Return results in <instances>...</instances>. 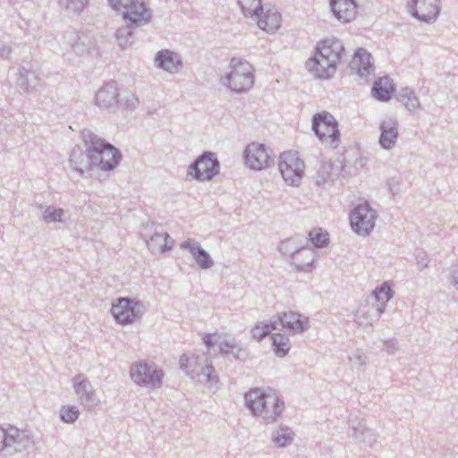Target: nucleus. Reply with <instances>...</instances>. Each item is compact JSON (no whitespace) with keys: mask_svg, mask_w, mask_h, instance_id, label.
Returning <instances> with one entry per match:
<instances>
[{"mask_svg":"<svg viewBox=\"0 0 458 458\" xmlns=\"http://www.w3.org/2000/svg\"><path fill=\"white\" fill-rule=\"evenodd\" d=\"M344 47L337 38H327L318 43L314 56L306 62L307 70L316 78L327 80L336 72Z\"/></svg>","mask_w":458,"mask_h":458,"instance_id":"1","label":"nucleus"},{"mask_svg":"<svg viewBox=\"0 0 458 458\" xmlns=\"http://www.w3.org/2000/svg\"><path fill=\"white\" fill-rule=\"evenodd\" d=\"M383 344L382 351L388 354H394L399 350V342L395 338L382 339Z\"/></svg>","mask_w":458,"mask_h":458,"instance_id":"46","label":"nucleus"},{"mask_svg":"<svg viewBox=\"0 0 458 458\" xmlns=\"http://www.w3.org/2000/svg\"><path fill=\"white\" fill-rule=\"evenodd\" d=\"M380 136L379 145L382 148L390 150L396 143L399 136L398 122L394 118L383 120L379 125Z\"/></svg>","mask_w":458,"mask_h":458,"instance_id":"21","label":"nucleus"},{"mask_svg":"<svg viewBox=\"0 0 458 458\" xmlns=\"http://www.w3.org/2000/svg\"><path fill=\"white\" fill-rule=\"evenodd\" d=\"M311 129L321 143L332 148H337L341 133L338 122L332 114L327 111L315 114L312 117Z\"/></svg>","mask_w":458,"mask_h":458,"instance_id":"4","label":"nucleus"},{"mask_svg":"<svg viewBox=\"0 0 458 458\" xmlns=\"http://www.w3.org/2000/svg\"><path fill=\"white\" fill-rule=\"evenodd\" d=\"M352 69H356L360 77H365L374 71L373 57L364 48H359L355 51Z\"/></svg>","mask_w":458,"mask_h":458,"instance_id":"29","label":"nucleus"},{"mask_svg":"<svg viewBox=\"0 0 458 458\" xmlns=\"http://www.w3.org/2000/svg\"><path fill=\"white\" fill-rule=\"evenodd\" d=\"M79 415V409L74 405L63 406L60 410V419L65 423H73Z\"/></svg>","mask_w":458,"mask_h":458,"instance_id":"43","label":"nucleus"},{"mask_svg":"<svg viewBox=\"0 0 458 458\" xmlns=\"http://www.w3.org/2000/svg\"><path fill=\"white\" fill-rule=\"evenodd\" d=\"M64 38L72 51L78 55H84L89 53L94 47L93 37L84 31H77L73 29L64 32Z\"/></svg>","mask_w":458,"mask_h":458,"instance_id":"20","label":"nucleus"},{"mask_svg":"<svg viewBox=\"0 0 458 458\" xmlns=\"http://www.w3.org/2000/svg\"><path fill=\"white\" fill-rule=\"evenodd\" d=\"M164 376L161 369L146 360L136 361L130 369V377L135 384L152 389L162 386Z\"/></svg>","mask_w":458,"mask_h":458,"instance_id":"6","label":"nucleus"},{"mask_svg":"<svg viewBox=\"0 0 458 458\" xmlns=\"http://www.w3.org/2000/svg\"><path fill=\"white\" fill-rule=\"evenodd\" d=\"M219 172L220 162L216 153L204 151L188 166L187 175L196 181L204 182L213 180Z\"/></svg>","mask_w":458,"mask_h":458,"instance_id":"7","label":"nucleus"},{"mask_svg":"<svg viewBox=\"0 0 458 458\" xmlns=\"http://www.w3.org/2000/svg\"><path fill=\"white\" fill-rule=\"evenodd\" d=\"M293 437L294 433L290 428L281 426L272 434V441L277 447H285L293 442Z\"/></svg>","mask_w":458,"mask_h":458,"instance_id":"36","label":"nucleus"},{"mask_svg":"<svg viewBox=\"0 0 458 458\" xmlns=\"http://www.w3.org/2000/svg\"><path fill=\"white\" fill-rule=\"evenodd\" d=\"M155 64L158 68L170 73L177 72L182 66L181 56L168 49L160 50L156 54Z\"/></svg>","mask_w":458,"mask_h":458,"instance_id":"26","label":"nucleus"},{"mask_svg":"<svg viewBox=\"0 0 458 458\" xmlns=\"http://www.w3.org/2000/svg\"><path fill=\"white\" fill-rule=\"evenodd\" d=\"M118 96L117 82L111 81L98 90L95 102L99 107L108 108L114 105H118Z\"/></svg>","mask_w":458,"mask_h":458,"instance_id":"27","label":"nucleus"},{"mask_svg":"<svg viewBox=\"0 0 458 458\" xmlns=\"http://www.w3.org/2000/svg\"><path fill=\"white\" fill-rule=\"evenodd\" d=\"M273 351L277 357H284L290 351V340L286 335L273 334L271 336Z\"/></svg>","mask_w":458,"mask_h":458,"instance_id":"35","label":"nucleus"},{"mask_svg":"<svg viewBox=\"0 0 458 458\" xmlns=\"http://www.w3.org/2000/svg\"><path fill=\"white\" fill-rule=\"evenodd\" d=\"M275 404H267L264 406V410H267L270 414L267 417H261L267 423L275 422L282 415L284 410V402L277 394V402Z\"/></svg>","mask_w":458,"mask_h":458,"instance_id":"39","label":"nucleus"},{"mask_svg":"<svg viewBox=\"0 0 458 458\" xmlns=\"http://www.w3.org/2000/svg\"><path fill=\"white\" fill-rule=\"evenodd\" d=\"M6 429L0 427V453L6 454Z\"/></svg>","mask_w":458,"mask_h":458,"instance_id":"54","label":"nucleus"},{"mask_svg":"<svg viewBox=\"0 0 458 458\" xmlns=\"http://www.w3.org/2000/svg\"><path fill=\"white\" fill-rule=\"evenodd\" d=\"M376 218V211L366 202L354 208L350 215V224L357 234L366 236L373 230Z\"/></svg>","mask_w":458,"mask_h":458,"instance_id":"14","label":"nucleus"},{"mask_svg":"<svg viewBox=\"0 0 458 458\" xmlns=\"http://www.w3.org/2000/svg\"><path fill=\"white\" fill-rule=\"evenodd\" d=\"M125 25L120 27L116 30V39L121 48L126 49L131 47L134 42L133 30L136 28L142 27L143 25H132L131 21H124Z\"/></svg>","mask_w":458,"mask_h":458,"instance_id":"33","label":"nucleus"},{"mask_svg":"<svg viewBox=\"0 0 458 458\" xmlns=\"http://www.w3.org/2000/svg\"><path fill=\"white\" fill-rule=\"evenodd\" d=\"M244 401L246 407L252 415L256 417H267L270 413L267 410H264V406L275 404L273 402H277V394L271 388L265 390L255 387L250 389L244 394Z\"/></svg>","mask_w":458,"mask_h":458,"instance_id":"11","label":"nucleus"},{"mask_svg":"<svg viewBox=\"0 0 458 458\" xmlns=\"http://www.w3.org/2000/svg\"><path fill=\"white\" fill-rule=\"evenodd\" d=\"M271 319L273 324L276 326V330L280 329V327L290 334L303 333L308 328L309 325L307 318L301 319V314L292 310L278 313Z\"/></svg>","mask_w":458,"mask_h":458,"instance_id":"17","label":"nucleus"},{"mask_svg":"<svg viewBox=\"0 0 458 458\" xmlns=\"http://www.w3.org/2000/svg\"><path fill=\"white\" fill-rule=\"evenodd\" d=\"M396 99L403 104L410 112L420 107V103L413 89L403 87L396 93Z\"/></svg>","mask_w":458,"mask_h":458,"instance_id":"34","label":"nucleus"},{"mask_svg":"<svg viewBox=\"0 0 458 458\" xmlns=\"http://www.w3.org/2000/svg\"><path fill=\"white\" fill-rule=\"evenodd\" d=\"M140 104L139 98L135 94L129 93L126 97L122 98L118 100V105L127 110H135Z\"/></svg>","mask_w":458,"mask_h":458,"instance_id":"45","label":"nucleus"},{"mask_svg":"<svg viewBox=\"0 0 458 458\" xmlns=\"http://www.w3.org/2000/svg\"><path fill=\"white\" fill-rule=\"evenodd\" d=\"M34 75V72L28 70L25 67L19 69V77L17 79V85L23 90L30 92L32 89L30 88V77Z\"/></svg>","mask_w":458,"mask_h":458,"instance_id":"44","label":"nucleus"},{"mask_svg":"<svg viewBox=\"0 0 458 458\" xmlns=\"http://www.w3.org/2000/svg\"><path fill=\"white\" fill-rule=\"evenodd\" d=\"M352 359L354 360V364H358L360 366L365 365L368 360V357L364 353H362L359 351L353 354Z\"/></svg>","mask_w":458,"mask_h":458,"instance_id":"53","label":"nucleus"},{"mask_svg":"<svg viewBox=\"0 0 458 458\" xmlns=\"http://www.w3.org/2000/svg\"><path fill=\"white\" fill-rule=\"evenodd\" d=\"M304 162L299 158L297 153L284 152L280 155L278 164L279 171L285 182L298 185L303 176Z\"/></svg>","mask_w":458,"mask_h":458,"instance_id":"12","label":"nucleus"},{"mask_svg":"<svg viewBox=\"0 0 458 458\" xmlns=\"http://www.w3.org/2000/svg\"><path fill=\"white\" fill-rule=\"evenodd\" d=\"M416 261L419 270H422L428 266V259L423 250H419L416 255Z\"/></svg>","mask_w":458,"mask_h":458,"instance_id":"49","label":"nucleus"},{"mask_svg":"<svg viewBox=\"0 0 458 458\" xmlns=\"http://www.w3.org/2000/svg\"><path fill=\"white\" fill-rule=\"evenodd\" d=\"M192 360L194 361V367L198 368L199 369H201L202 368H205L207 364H212L211 361H209V359L206 356V354L203 355H191Z\"/></svg>","mask_w":458,"mask_h":458,"instance_id":"48","label":"nucleus"},{"mask_svg":"<svg viewBox=\"0 0 458 458\" xmlns=\"http://www.w3.org/2000/svg\"><path fill=\"white\" fill-rule=\"evenodd\" d=\"M231 353L233 355L235 360H245L248 356V352L245 348L241 347L237 344V347L235 349H233V352Z\"/></svg>","mask_w":458,"mask_h":458,"instance_id":"50","label":"nucleus"},{"mask_svg":"<svg viewBox=\"0 0 458 458\" xmlns=\"http://www.w3.org/2000/svg\"><path fill=\"white\" fill-rule=\"evenodd\" d=\"M366 304L360 305L355 314V321L360 327L372 326L381 316L382 308H377L374 303L366 301Z\"/></svg>","mask_w":458,"mask_h":458,"instance_id":"28","label":"nucleus"},{"mask_svg":"<svg viewBox=\"0 0 458 458\" xmlns=\"http://www.w3.org/2000/svg\"><path fill=\"white\" fill-rule=\"evenodd\" d=\"M407 7L414 18L425 22L435 21L441 9L439 0H411Z\"/></svg>","mask_w":458,"mask_h":458,"instance_id":"16","label":"nucleus"},{"mask_svg":"<svg viewBox=\"0 0 458 458\" xmlns=\"http://www.w3.org/2000/svg\"><path fill=\"white\" fill-rule=\"evenodd\" d=\"M188 358L190 359V361L188 362V370H191L194 367V361L191 357L188 356Z\"/></svg>","mask_w":458,"mask_h":458,"instance_id":"56","label":"nucleus"},{"mask_svg":"<svg viewBox=\"0 0 458 458\" xmlns=\"http://www.w3.org/2000/svg\"><path fill=\"white\" fill-rule=\"evenodd\" d=\"M141 237L152 254L165 253L173 248L174 240L167 233H154L149 235L142 232Z\"/></svg>","mask_w":458,"mask_h":458,"instance_id":"23","label":"nucleus"},{"mask_svg":"<svg viewBox=\"0 0 458 458\" xmlns=\"http://www.w3.org/2000/svg\"><path fill=\"white\" fill-rule=\"evenodd\" d=\"M72 382L78 402L84 409L92 411L99 405L100 401L96 391L84 374H77L73 377Z\"/></svg>","mask_w":458,"mask_h":458,"instance_id":"15","label":"nucleus"},{"mask_svg":"<svg viewBox=\"0 0 458 458\" xmlns=\"http://www.w3.org/2000/svg\"><path fill=\"white\" fill-rule=\"evenodd\" d=\"M258 19L259 27L267 32H274L280 27L281 14L276 9H268L263 13H260Z\"/></svg>","mask_w":458,"mask_h":458,"instance_id":"31","label":"nucleus"},{"mask_svg":"<svg viewBox=\"0 0 458 458\" xmlns=\"http://www.w3.org/2000/svg\"><path fill=\"white\" fill-rule=\"evenodd\" d=\"M229 65L231 72L221 78V83L237 93L250 89L254 84L251 64L246 60L233 57Z\"/></svg>","mask_w":458,"mask_h":458,"instance_id":"3","label":"nucleus"},{"mask_svg":"<svg viewBox=\"0 0 458 458\" xmlns=\"http://www.w3.org/2000/svg\"><path fill=\"white\" fill-rule=\"evenodd\" d=\"M274 330H276V326H275L272 322V319H270L268 321L262 322L260 325H256L252 328L251 334L253 338L261 340L265 335H268Z\"/></svg>","mask_w":458,"mask_h":458,"instance_id":"41","label":"nucleus"},{"mask_svg":"<svg viewBox=\"0 0 458 458\" xmlns=\"http://www.w3.org/2000/svg\"><path fill=\"white\" fill-rule=\"evenodd\" d=\"M297 240L298 237H294L282 242L279 250L284 255L291 257L292 264L298 271H306L315 261V251L308 243L299 247Z\"/></svg>","mask_w":458,"mask_h":458,"instance_id":"8","label":"nucleus"},{"mask_svg":"<svg viewBox=\"0 0 458 458\" xmlns=\"http://www.w3.org/2000/svg\"><path fill=\"white\" fill-rule=\"evenodd\" d=\"M32 444L33 439L29 431L12 426L6 429V454L12 455L22 452Z\"/></svg>","mask_w":458,"mask_h":458,"instance_id":"19","label":"nucleus"},{"mask_svg":"<svg viewBox=\"0 0 458 458\" xmlns=\"http://www.w3.org/2000/svg\"><path fill=\"white\" fill-rule=\"evenodd\" d=\"M81 138L85 149L81 146H75L71 151L69 163L73 171L82 177H92L98 173L96 143L92 141V131L84 129L81 131Z\"/></svg>","mask_w":458,"mask_h":458,"instance_id":"2","label":"nucleus"},{"mask_svg":"<svg viewBox=\"0 0 458 458\" xmlns=\"http://www.w3.org/2000/svg\"><path fill=\"white\" fill-rule=\"evenodd\" d=\"M349 436L368 447H372L377 439V435L363 420L351 421Z\"/></svg>","mask_w":458,"mask_h":458,"instance_id":"25","label":"nucleus"},{"mask_svg":"<svg viewBox=\"0 0 458 458\" xmlns=\"http://www.w3.org/2000/svg\"><path fill=\"white\" fill-rule=\"evenodd\" d=\"M108 4L132 25H146L152 19V11L145 0H108Z\"/></svg>","mask_w":458,"mask_h":458,"instance_id":"5","label":"nucleus"},{"mask_svg":"<svg viewBox=\"0 0 458 458\" xmlns=\"http://www.w3.org/2000/svg\"><path fill=\"white\" fill-rule=\"evenodd\" d=\"M394 90V87L390 78L384 76L375 81L371 93L377 100L386 102L391 99Z\"/></svg>","mask_w":458,"mask_h":458,"instance_id":"30","label":"nucleus"},{"mask_svg":"<svg viewBox=\"0 0 458 458\" xmlns=\"http://www.w3.org/2000/svg\"><path fill=\"white\" fill-rule=\"evenodd\" d=\"M237 347V343L234 341L224 340L220 344L219 352L222 355H227L233 352V349Z\"/></svg>","mask_w":458,"mask_h":458,"instance_id":"47","label":"nucleus"},{"mask_svg":"<svg viewBox=\"0 0 458 458\" xmlns=\"http://www.w3.org/2000/svg\"><path fill=\"white\" fill-rule=\"evenodd\" d=\"M180 248L188 250L201 269H208L213 267L214 260L209 253L200 246L199 242L188 239L181 242Z\"/></svg>","mask_w":458,"mask_h":458,"instance_id":"24","label":"nucleus"},{"mask_svg":"<svg viewBox=\"0 0 458 458\" xmlns=\"http://www.w3.org/2000/svg\"><path fill=\"white\" fill-rule=\"evenodd\" d=\"M333 15L342 23L354 20L357 14V4L354 0H330Z\"/></svg>","mask_w":458,"mask_h":458,"instance_id":"22","label":"nucleus"},{"mask_svg":"<svg viewBox=\"0 0 458 458\" xmlns=\"http://www.w3.org/2000/svg\"><path fill=\"white\" fill-rule=\"evenodd\" d=\"M310 240L313 246L317 248H323L328 243V234L322 232L321 229H314L309 233V237L306 239Z\"/></svg>","mask_w":458,"mask_h":458,"instance_id":"40","label":"nucleus"},{"mask_svg":"<svg viewBox=\"0 0 458 458\" xmlns=\"http://www.w3.org/2000/svg\"><path fill=\"white\" fill-rule=\"evenodd\" d=\"M238 4L245 17H259L262 12L261 0H238Z\"/></svg>","mask_w":458,"mask_h":458,"instance_id":"37","label":"nucleus"},{"mask_svg":"<svg viewBox=\"0 0 458 458\" xmlns=\"http://www.w3.org/2000/svg\"><path fill=\"white\" fill-rule=\"evenodd\" d=\"M89 0H59L60 7L68 15H79L88 5Z\"/></svg>","mask_w":458,"mask_h":458,"instance_id":"38","label":"nucleus"},{"mask_svg":"<svg viewBox=\"0 0 458 458\" xmlns=\"http://www.w3.org/2000/svg\"><path fill=\"white\" fill-rule=\"evenodd\" d=\"M64 214L63 208L48 206L43 212V220L47 224L63 222L62 216Z\"/></svg>","mask_w":458,"mask_h":458,"instance_id":"42","label":"nucleus"},{"mask_svg":"<svg viewBox=\"0 0 458 458\" xmlns=\"http://www.w3.org/2000/svg\"><path fill=\"white\" fill-rule=\"evenodd\" d=\"M394 292L388 282L383 283L380 286L377 287L370 297L367 300L374 303L377 308H382V312L385 311L386 303L393 298Z\"/></svg>","mask_w":458,"mask_h":458,"instance_id":"32","label":"nucleus"},{"mask_svg":"<svg viewBox=\"0 0 458 458\" xmlns=\"http://www.w3.org/2000/svg\"><path fill=\"white\" fill-rule=\"evenodd\" d=\"M112 315L121 325H129L139 319L146 311L144 304L129 297H120L112 305Z\"/></svg>","mask_w":458,"mask_h":458,"instance_id":"10","label":"nucleus"},{"mask_svg":"<svg viewBox=\"0 0 458 458\" xmlns=\"http://www.w3.org/2000/svg\"><path fill=\"white\" fill-rule=\"evenodd\" d=\"M92 141L96 143L98 170L103 172L113 171L120 163L122 154L120 150L106 140L98 137L92 131Z\"/></svg>","mask_w":458,"mask_h":458,"instance_id":"9","label":"nucleus"},{"mask_svg":"<svg viewBox=\"0 0 458 458\" xmlns=\"http://www.w3.org/2000/svg\"><path fill=\"white\" fill-rule=\"evenodd\" d=\"M301 259L302 260H305V259H306V256H302Z\"/></svg>","mask_w":458,"mask_h":458,"instance_id":"57","label":"nucleus"},{"mask_svg":"<svg viewBox=\"0 0 458 458\" xmlns=\"http://www.w3.org/2000/svg\"><path fill=\"white\" fill-rule=\"evenodd\" d=\"M450 273L448 281L455 289L458 290V264L451 268Z\"/></svg>","mask_w":458,"mask_h":458,"instance_id":"52","label":"nucleus"},{"mask_svg":"<svg viewBox=\"0 0 458 458\" xmlns=\"http://www.w3.org/2000/svg\"><path fill=\"white\" fill-rule=\"evenodd\" d=\"M245 164L252 170H262L274 163L273 151L261 143L252 142L249 144L244 152Z\"/></svg>","mask_w":458,"mask_h":458,"instance_id":"13","label":"nucleus"},{"mask_svg":"<svg viewBox=\"0 0 458 458\" xmlns=\"http://www.w3.org/2000/svg\"><path fill=\"white\" fill-rule=\"evenodd\" d=\"M202 341L205 344V345L207 346L208 351H209L216 344L212 339V335L209 333H207L204 335Z\"/></svg>","mask_w":458,"mask_h":458,"instance_id":"55","label":"nucleus"},{"mask_svg":"<svg viewBox=\"0 0 458 458\" xmlns=\"http://www.w3.org/2000/svg\"><path fill=\"white\" fill-rule=\"evenodd\" d=\"M190 359L187 354H182L180 358V369L185 371V373L192 379L201 384L207 385L209 388H213L218 382V377L216 374V370L212 364H207L205 368L199 369L193 368L188 370V362Z\"/></svg>","mask_w":458,"mask_h":458,"instance_id":"18","label":"nucleus"},{"mask_svg":"<svg viewBox=\"0 0 458 458\" xmlns=\"http://www.w3.org/2000/svg\"><path fill=\"white\" fill-rule=\"evenodd\" d=\"M13 52V48L10 45L4 41H0V57L3 59H10V55Z\"/></svg>","mask_w":458,"mask_h":458,"instance_id":"51","label":"nucleus"}]
</instances>
